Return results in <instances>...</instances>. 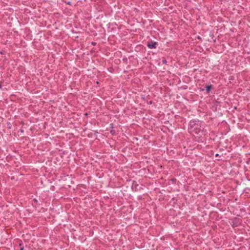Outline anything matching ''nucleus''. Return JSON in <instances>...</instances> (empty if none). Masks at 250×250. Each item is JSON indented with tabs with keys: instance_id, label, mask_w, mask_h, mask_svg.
Returning a JSON list of instances; mask_svg holds the SVG:
<instances>
[{
	"instance_id": "nucleus-1",
	"label": "nucleus",
	"mask_w": 250,
	"mask_h": 250,
	"mask_svg": "<svg viewBox=\"0 0 250 250\" xmlns=\"http://www.w3.org/2000/svg\"><path fill=\"white\" fill-rule=\"evenodd\" d=\"M157 44V43L156 42H148L147 46L150 49L155 48L156 47Z\"/></svg>"
},
{
	"instance_id": "nucleus-2",
	"label": "nucleus",
	"mask_w": 250,
	"mask_h": 250,
	"mask_svg": "<svg viewBox=\"0 0 250 250\" xmlns=\"http://www.w3.org/2000/svg\"><path fill=\"white\" fill-rule=\"evenodd\" d=\"M138 188H139V185L136 182L134 181L132 185V189L136 191L139 190Z\"/></svg>"
},
{
	"instance_id": "nucleus-3",
	"label": "nucleus",
	"mask_w": 250,
	"mask_h": 250,
	"mask_svg": "<svg viewBox=\"0 0 250 250\" xmlns=\"http://www.w3.org/2000/svg\"><path fill=\"white\" fill-rule=\"evenodd\" d=\"M211 88V85H207L206 86V89L208 92H209Z\"/></svg>"
},
{
	"instance_id": "nucleus-4",
	"label": "nucleus",
	"mask_w": 250,
	"mask_h": 250,
	"mask_svg": "<svg viewBox=\"0 0 250 250\" xmlns=\"http://www.w3.org/2000/svg\"><path fill=\"white\" fill-rule=\"evenodd\" d=\"M20 250H23V247L21 248Z\"/></svg>"
},
{
	"instance_id": "nucleus-5",
	"label": "nucleus",
	"mask_w": 250,
	"mask_h": 250,
	"mask_svg": "<svg viewBox=\"0 0 250 250\" xmlns=\"http://www.w3.org/2000/svg\"><path fill=\"white\" fill-rule=\"evenodd\" d=\"M1 87V84L0 83V88Z\"/></svg>"
},
{
	"instance_id": "nucleus-6",
	"label": "nucleus",
	"mask_w": 250,
	"mask_h": 250,
	"mask_svg": "<svg viewBox=\"0 0 250 250\" xmlns=\"http://www.w3.org/2000/svg\"><path fill=\"white\" fill-rule=\"evenodd\" d=\"M192 122H190V125H191Z\"/></svg>"
}]
</instances>
